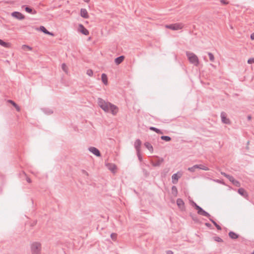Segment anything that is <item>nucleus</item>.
Wrapping results in <instances>:
<instances>
[{"mask_svg":"<svg viewBox=\"0 0 254 254\" xmlns=\"http://www.w3.org/2000/svg\"><path fill=\"white\" fill-rule=\"evenodd\" d=\"M78 31L84 35H88L89 34L88 30L82 24L78 25Z\"/></svg>","mask_w":254,"mask_h":254,"instance_id":"10","label":"nucleus"},{"mask_svg":"<svg viewBox=\"0 0 254 254\" xmlns=\"http://www.w3.org/2000/svg\"><path fill=\"white\" fill-rule=\"evenodd\" d=\"M80 16L84 18H88L89 17L88 12L85 8H81L80 10Z\"/></svg>","mask_w":254,"mask_h":254,"instance_id":"17","label":"nucleus"},{"mask_svg":"<svg viewBox=\"0 0 254 254\" xmlns=\"http://www.w3.org/2000/svg\"><path fill=\"white\" fill-rule=\"evenodd\" d=\"M248 63L249 64H253L254 63V58H250L248 60Z\"/></svg>","mask_w":254,"mask_h":254,"instance_id":"39","label":"nucleus"},{"mask_svg":"<svg viewBox=\"0 0 254 254\" xmlns=\"http://www.w3.org/2000/svg\"><path fill=\"white\" fill-rule=\"evenodd\" d=\"M117 235L116 233H112L111 234V238L114 241H115L117 238Z\"/></svg>","mask_w":254,"mask_h":254,"instance_id":"36","label":"nucleus"},{"mask_svg":"<svg viewBox=\"0 0 254 254\" xmlns=\"http://www.w3.org/2000/svg\"><path fill=\"white\" fill-rule=\"evenodd\" d=\"M47 35H51V36H54V34L52 32H51L48 31V33H47Z\"/></svg>","mask_w":254,"mask_h":254,"instance_id":"45","label":"nucleus"},{"mask_svg":"<svg viewBox=\"0 0 254 254\" xmlns=\"http://www.w3.org/2000/svg\"><path fill=\"white\" fill-rule=\"evenodd\" d=\"M101 79L103 83L105 85H107L108 84V77L107 75L105 73H102L101 75Z\"/></svg>","mask_w":254,"mask_h":254,"instance_id":"22","label":"nucleus"},{"mask_svg":"<svg viewBox=\"0 0 254 254\" xmlns=\"http://www.w3.org/2000/svg\"><path fill=\"white\" fill-rule=\"evenodd\" d=\"M62 67L64 71L65 72H67L66 65L65 64H64V63L62 65Z\"/></svg>","mask_w":254,"mask_h":254,"instance_id":"40","label":"nucleus"},{"mask_svg":"<svg viewBox=\"0 0 254 254\" xmlns=\"http://www.w3.org/2000/svg\"><path fill=\"white\" fill-rule=\"evenodd\" d=\"M85 2L88 3L90 1V0H83Z\"/></svg>","mask_w":254,"mask_h":254,"instance_id":"51","label":"nucleus"},{"mask_svg":"<svg viewBox=\"0 0 254 254\" xmlns=\"http://www.w3.org/2000/svg\"><path fill=\"white\" fill-rule=\"evenodd\" d=\"M125 59V57L124 56H121L115 59V63L116 64L118 65L123 62Z\"/></svg>","mask_w":254,"mask_h":254,"instance_id":"20","label":"nucleus"},{"mask_svg":"<svg viewBox=\"0 0 254 254\" xmlns=\"http://www.w3.org/2000/svg\"><path fill=\"white\" fill-rule=\"evenodd\" d=\"M205 226H206L207 227H210L211 226V224L209 223H206L205 224Z\"/></svg>","mask_w":254,"mask_h":254,"instance_id":"46","label":"nucleus"},{"mask_svg":"<svg viewBox=\"0 0 254 254\" xmlns=\"http://www.w3.org/2000/svg\"><path fill=\"white\" fill-rule=\"evenodd\" d=\"M213 181L216 183H219V184H222L224 185H225V183L224 182V181L223 180L216 179V180H213Z\"/></svg>","mask_w":254,"mask_h":254,"instance_id":"35","label":"nucleus"},{"mask_svg":"<svg viewBox=\"0 0 254 254\" xmlns=\"http://www.w3.org/2000/svg\"><path fill=\"white\" fill-rule=\"evenodd\" d=\"M86 74L89 76H92L93 74V70L91 69H89L86 71Z\"/></svg>","mask_w":254,"mask_h":254,"instance_id":"34","label":"nucleus"},{"mask_svg":"<svg viewBox=\"0 0 254 254\" xmlns=\"http://www.w3.org/2000/svg\"><path fill=\"white\" fill-rule=\"evenodd\" d=\"M166 254H173V252L171 250H168L166 251Z\"/></svg>","mask_w":254,"mask_h":254,"instance_id":"44","label":"nucleus"},{"mask_svg":"<svg viewBox=\"0 0 254 254\" xmlns=\"http://www.w3.org/2000/svg\"><path fill=\"white\" fill-rule=\"evenodd\" d=\"M247 119L248 121H250L252 119V117L250 115L248 116Z\"/></svg>","mask_w":254,"mask_h":254,"instance_id":"49","label":"nucleus"},{"mask_svg":"<svg viewBox=\"0 0 254 254\" xmlns=\"http://www.w3.org/2000/svg\"><path fill=\"white\" fill-rule=\"evenodd\" d=\"M106 166L107 167L109 170L112 172H114V171L117 169V166L114 164L107 163L106 164Z\"/></svg>","mask_w":254,"mask_h":254,"instance_id":"19","label":"nucleus"},{"mask_svg":"<svg viewBox=\"0 0 254 254\" xmlns=\"http://www.w3.org/2000/svg\"><path fill=\"white\" fill-rule=\"evenodd\" d=\"M26 181L29 183H30L31 182V180L29 178H27Z\"/></svg>","mask_w":254,"mask_h":254,"instance_id":"48","label":"nucleus"},{"mask_svg":"<svg viewBox=\"0 0 254 254\" xmlns=\"http://www.w3.org/2000/svg\"><path fill=\"white\" fill-rule=\"evenodd\" d=\"M23 7H25V10L29 13L32 14H35L37 13L36 10L28 5H23Z\"/></svg>","mask_w":254,"mask_h":254,"instance_id":"13","label":"nucleus"},{"mask_svg":"<svg viewBox=\"0 0 254 254\" xmlns=\"http://www.w3.org/2000/svg\"><path fill=\"white\" fill-rule=\"evenodd\" d=\"M214 240H215V241H216V242H223V240L219 237H215Z\"/></svg>","mask_w":254,"mask_h":254,"instance_id":"38","label":"nucleus"},{"mask_svg":"<svg viewBox=\"0 0 254 254\" xmlns=\"http://www.w3.org/2000/svg\"><path fill=\"white\" fill-rule=\"evenodd\" d=\"M42 111L46 115H50L53 113V111L50 108H43Z\"/></svg>","mask_w":254,"mask_h":254,"instance_id":"23","label":"nucleus"},{"mask_svg":"<svg viewBox=\"0 0 254 254\" xmlns=\"http://www.w3.org/2000/svg\"><path fill=\"white\" fill-rule=\"evenodd\" d=\"M24 48H27V49H28L29 50H32V48L31 47H30L29 46L26 45H23V49H24Z\"/></svg>","mask_w":254,"mask_h":254,"instance_id":"42","label":"nucleus"},{"mask_svg":"<svg viewBox=\"0 0 254 254\" xmlns=\"http://www.w3.org/2000/svg\"><path fill=\"white\" fill-rule=\"evenodd\" d=\"M208 55L209 56L210 61L211 62H214V57L213 55L211 53L209 52V53H208Z\"/></svg>","mask_w":254,"mask_h":254,"instance_id":"33","label":"nucleus"},{"mask_svg":"<svg viewBox=\"0 0 254 254\" xmlns=\"http://www.w3.org/2000/svg\"><path fill=\"white\" fill-rule=\"evenodd\" d=\"M172 192L174 195L176 196L178 194V190L176 186H173L172 187Z\"/></svg>","mask_w":254,"mask_h":254,"instance_id":"30","label":"nucleus"},{"mask_svg":"<svg viewBox=\"0 0 254 254\" xmlns=\"http://www.w3.org/2000/svg\"><path fill=\"white\" fill-rule=\"evenodd\" d=\"M161 139L165 141L168 142L171 140V138L169 136L162 135L161 136Z\"/></svg>","mask_w":254,"mask_h":254,"instance_id":"29","label":"nucleus"},{"mask_svg":"<svg viewBox=\"0 0 254 254\" xmlns=\"http://www.w3.org/2000/svg\"><path fill=\"white\" fill-rule=\"evenodd\" d=\"M220 2L221 3L223 4H227L228 3L225 0H220Z\"/></svg>","mask_w":254,"mask_h":254,"instance_id":"43","label":"nucleus"},{"mask_svg":"<svg viewBox=\"0 0 254 254\" xmlns=\"http://www.w3.org/2000/svg\"><path fill=\"white\" fill-rule=\"evenodd\" d=\"M184 25L182 23H176L171 24H167L165 25V27L172 30H178L183 28Z\"/></svg>","mask_w":254,"mask_h":254,"instance_id":"5","label":"nucleus"},{"mask_svg":"<svg viewBox=\"0 0 254 254\" xmlns=\"http://www.w3.org/2000/svg\"><path fill=\"white\" fill-rule=\"evenodd\" d=\"M190 217L191 218V219L196 223H199V220L198 218L196 215L190 213Z\"/></svg>","mask_w":254,"mask_h":254,"instance_id":"27","label":"nucleus"},{"mask_svg":"<svg viewBox=\"0 0 254 254\" xmlns=\"http://www.w3.org/2000/svg\"><path fill=\"white\" fill-rule=\"evenodd\" d=\"M82 172H83V173L84 174H85V175H88V173H87L86 171H85V170H83V171H82Z\"/></svg>","mask_w":254,"mask_h":254,"instance_id":"50","label":"nucleus"},{"mask_svg":"<svg viewBox=\"0 0 254 254\" xmlns=\"http://www.w3.org/2000/svg\"><path fill=\"white\" fill-rule=\"evenodd\" d=\"M11 15L13 17L18 20H23L25 18L24 16L19 11H14L11 13Z\"/></svg>","mask_w":254,"mask_h":254,"instance_id":"9","label":"nucleus"},{"mask_svg":"<svg viewBox=\"0 0 254 254\" xmlns=\"http://www.w3.org/2000/svg\"><path fill=\"white\" fill-rule=\"evenodd\" d=\"M220 117L221 121L223 123L229 125L231 123L230 120L227 118V114L226 113L222 112L221 113Z\"/></svg>","mask_w":254,"mask_h":254,"instance_id":"8","label":"nucleus"},{"mask_svg":"<svg viewBox=\"0 0 254 254\" xmlns=\"http://www.w3.org/2000/svg\"><path fill=\"white\" fill-rule=\"evenodd\" d=\"M8 43L5 42L1 39H0V45L4 47H7L8 46Z\"/></svg>","mask_w":254,"mask_h":254,"instance_id":"32","label":"nucleus"},{"mask_svg":"<svg viewBox=\"0 0 254 254\" xmlns=\"http://www.w3.org/2000/svg\"><path fill=\"white\" fill-rule=\"evenodd\" d=\"M209 220L214 224V225L216 227L217 229L218 230H221V227L219 226L213 219H212L210 217H208Z\"/></svg>","mask_w":254,"mask_h":254,"instance_id":"26","label":"nucleus"},{"mask_svg":"<svg viewBox=\"0 0 254 254\" xmlns=\"http://www.w3.org/2000/svg\"><path fill=\"white\" fill-rule=\"evenodd\" d=\"M39 30L45 34H47L48 31V30L43 26H41L39 27Z\"/></svg>","mask_w":254,"mask_h":254,"instance_id":"31","label":"nucleus"},{"mask_svg":"<svg viewBox=\"0 0 254 254\" xmlns=\"http://www.w3.org/2000/svg\"><path fill=\"white\" fill-rule=\"evenodd\" d=\"M251 39L252 40H254V33H252L251 35Z\"/></svg>","mask_w":254,"mask_h":254,"instance_id":"47","label":"nucleus"},{"mask_svg":"<svg viewBox=\"0 0 254 254\" xmlns=\"http://www.w3.org/2000/svg\"><path fill=\"white\" fill-rule=\"evenodd\" d=\"M88 150L90 152L97 157H100L101 155L99 149L95 147H90L88 148Z\"/></svg>","mask_w":254,"mask_h":254,"instance_id":"12","label":"nucleus"},{"mask_svg":"<svg viewBox=\"0 0 254 254\" xmlns=\"http://www.w3.org/2000/svg\"><path fill=\"white\" fill-rule=\"evenodd\" d=\"M228 179L236 187H240L241 186L240 183L236 180L233 176H230Z\"/></svg>","mask_w":254,"mask_h":254,"instance_id":"14","label":"nucleus"},{"mask_svg":"<svg viewBox=\"0 0 254 254\" xmlns=\"http://www.w3.org/2000/svg\"><path fill=\"white\" fill-rule=\"evenodd\" d=\"M8 101L16 108V109L17 111H20L19 107L15 102H14L13 101L11 100H9Z\"/></svg>","mask_w":254,"mask_h":254,"instance_id":"28","label":"nucleus"},{"mask_svg":"<svg viewBox=\"0 0 254 254\" xmlns=\"http://www.w3.org/2000/svg\"><path fill=\"white\" fill-rule=\"evenodd\" d=\"M182 175V173L179 172L177 173L174 174L172 176V183L176 184L178 182L179 179L181 177Z\"/></svg>","mask_w":254,"mask_h":254,"instance_id":"11","label":"nucleus"},{"mask_svg":"<svg viewBox=\"0 0 254 254\" xmlns=\"http://www.w3.org/2000/svg\"><path fill=\"white\" fill-rule=\"evenodd\" d=\"M141 144V141L139 139H137L134 142V148H135L136 152L140 151V146Z\"/></svg>","mask_w":254,"mask_h":254,"instance_id":"16","label":"nucleus"},{"mask_svg":"<svg viewBox=\"0 0 254 254\" xmlns=\"http://www.w3.org/2000/svg\"><path fill=\"white\" fill-rule=\"evenodd\" d=\"M252 254H254V251H253V252L252 253Z\"/></svg>","mask_w":254,"mask_h":254,"instance_id":"52","label":"nucleus"},{"mask_svg":"<svg viewBox=\"0 0 254 254\" xmlns=\"http://www.w3.org/2000/svg\"><path fill=\"white\" fill-rule=\"evenodd\" d=\"M31 251L32 254H41V245L39 242H33L31 245Z\"/></svg>","mask_w":254,"mask_h":254,"instance_id":"3","label":"nucleus"},{"mask_svg":"<svg viewBox=\"0 0 254 254\" xmlns=\"http://www.w3.org/2000/svg\"><path fill=\"white\" fill-rule=\"evenodd\" d=\"M144 145L145 147L146 148H147L151 153L153 152V146L149 142H145L144 143Z\"/></svg>","mask_w":254,"mask_h":254,"instance_id":"21","label":"nucleus"},{"mask_svg":"<svg viewBox=\"0 0 254 254\" xmlns=\"http://www.w3.org/2000/svg\"><path fill=\"white\" fill-rule=\"evenodd\" d=\"M191 205L194 207V208L197 210V213L199 215L204 216L207 217H211L210 215L204 210H203L200 206L198 205L195 202L192 201Z\"/></svg>","mask_w":254,"mask_h":254,"instance_id":"4","label":"nucleus"},{"mask_svg":"<svg viewBox=\"0 0 254 254\" xmlns=\"http://www.w3.org/2000/svg\"><path fill=\"white\" fill-rule=\"evenodd\" d=\"M177 204L179 208L183 210L185 208V203L182 199L178 198L176 201Z\"/></svg>","mask_w":254,"mask_h":254,"instance_id":"15","label":"nucleus"},{"mask_svg":"<svg viewBox=\"0 0 254 254\" xmlns=\"http://www.w3.org/2000/svg\"><path fill=\"white\" fill-rule=\"evenodd\" d=\"M98 106L105 112L111 113L112 115H116L118 112V108L112 103L106 101L101 98L97 99Z\"/></svg>","mask_w":254,"mask_h":254,"instance_id":"1","label":"nucleus"},{"mask_svg":"<svg viewBox=\"0 0 254 254\" xmlns=\"http://www.w3.org/2000/svg\"><path fill=\"white\" fill-rule=\"evenodd\" d=\"M196 169H199L203 170L204 171H208L209 170V169L207 167H206L202 164H199V165L196 164V165H193V166H192L191 167H189L188 169V170L190 172H195Z\"/></svg>","mask_w":254,"mask_h":254,"instance_id":"6","label":"nucleus"},{"mask_svg":"<svg viewBox=\"0 0 254 254\" xmlns=\"http://www.w3.org/2000/svg\"><path fill=\"white\" fill-rule=\"evenodd\" d=\"M228 235L229 237L233 240L237 239L239 238V235L233 231H230Z\"/></svg>","mask_w":254,"mask_h":254,"instance_id":"18","label":"nucleus"},{"mask_svg":"<svg viewBox=\"0 0 254 254\" xmlns=\"http://www.w3.org/2000/svg\"><path fill=\"white\" fill-rule=\"evenodd\" d=\"M221 174L223 176H224V177H225L226 178H227V179L230 176V175H228V174H226V173H225V172H221Z\"/></svg>","mask_w":254,"mask_h":254,"instance_id":"41","label":"nucleus"},{"mask_svg":"<svg viewBox=\"0 0 254 254\" xmlns=\"http://www.w3.org/2000/svg\"><path fill=\"white\" fill-rule=\"evenodd\" d=\"M149 129L151 130L155 131V132H156L158 134H163V131L161 130H160V129L157 128L155 127H150Z\"/></svg>","mask_w":254,"mask_h":254,"instance_id":"24","label":"nucleus"},{"mask_svg":"<svg viewBox=\"0 0 254 254\" xmlns=\"http://www.w3.org/2000/svg\"><path fill=\"white\" fill-rule=\"evenodd\" d=\"M163 162V158H160L158 156H155L154 158L151 160V163L154 167L160 166Z\"/></svg>","mask_w":254,"mask_h":254,"instance_id":"7","label":"nucleus"},{"mask_svg":"<svg viewBox=\"0 0 254 254\" xmlns=\"http://www.w3.org/2000/svg\"><path fill=\"white\" fill-rule=\"evenodd\" d=\"M186 55L190 62L193 64L195 66H197L199 64V60L196 55L190 52H186Z\"/></svg>","mask_w":254,"mask_h":254,"instance_id":"2","label":"nucleus"},{"mask_svg":"<svg viewBox=\"0 0 254 254\" xmlns=\"http://www.w3.org/2000/svg\"><path fill=\"white\" fill-rule=\"evenodd\" d=\"M238 192L242 196H245L247 195V192L244 189L241 188L238 189Z\"/></svg>","mask_w":254,"mask_h":254,"instance_id":"25","label":"nucleus"},{"mask_svg":"<svg viewBox=\"0 0 254 254\" xmlns=\"http://www.w3.org/2000/svg\"><path fill=\"white\" fill-rule=\"evenodd\" d=\"M137 156L140 161H142V158L140 154V151L137 152Z\"/></svg>","mask_w":254,"mask_h":254,"instance_id":"37","label":"nucleus"}]
</instances>
